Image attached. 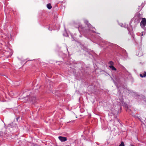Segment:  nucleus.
Listing matches in <instances>:
<instances>
[{"label":"nucleus","instance_id":"obj_27","mask_svg":"<svg viewBox=\"0 0 146 146\" xmlns=\"http://www.w3.org/2000/svg\"><path fill=\"white\" fill-rule=\"evenodd\" d=\"M117 121H118V122H119V121H118V120L117 119Z\"/></svg>","mask_w":146,"mask_h":146},{"label":"nucleus","instance_id":"obj_20","mask_svg":"<svg viewBox=\"0 0 146 146\" xmlns=\"http://www.w3.org/2000/svg\"><path fill=\"white\" fill-rule=\"evenodd\" d=\"M63 35L64 36H68L67 34H63Z\"/></svg>","mask_w":146,"mask_h":146},{"label":"nucleus","instance_id":"obj_21","mask_svg":"<svg viewBox=\"0 0 146 146\" xmlns=\"http://www.w3.org/2000/svg\"><path fill=\"white\" fill-rule=\"evenodd\" d=\"M130 146H135L134 145H133L132 144H131L130 145Z\"/></svg>","mask_w":146,"mask_h":146},{"label":"nucleus","instance_id":"obj_29","mask_svg":"<svg viewBox=\"0 0 146 146\" xmlns=\"http://www.w3.org/2000/svg\"><path fill=\"white\" fill-rule=\"evenodd\" d=\"M80 37H81V35H80Z\"/></svg>","mask_w":146,"mask_h":146},{"label":"nucleus","instance_id":"obj_5","mask_svg":"<svg viewBox=\"0 0 146 146\" xmlns=\"http://www.w3.org/2000/svg\"><path fill=\"white\" fill-rule=\"evenodd\" d=\"M28 97H26L24 98L25 99H27L28 100L27 101H25V102H26L27 101H31L32 103L34 104L36 103V98L35 97H33L31 99H29V100L28 98Z\"/></svg>","mask_w":146,"mask_h":146},{"label":"nucleus","instance_id":"obj_13","mask_svg":"<svg viewBox=\"0 0 146 146\" xmlns=\"http://www.w3.org/2000/svg\"><path fill=\"white\" fill-rule=\"evenodd\" d=\"M143 55V53L141 51H139L138 53L137 54V55L139 56L140 57Z\"/></svg>","mask_w":146,"mask_h":146},{"label":"nucleus","instance_id":"obj_15","mask_svg":"<svg viewBox=\"0 0 146 146\" xmlns=\"http://www.w3.org/2000/svg\"><path fill=\"white\" fill-rule=\"evenodd\" d=\"M47 7L48 9H50L52 8V6L51 4L49 3L47 4Z\"/></svg>","mask_w":146,"mask_h":146},{"label":"nucleus","instance_id":"obj_3","mask_svg":"<svg viewBox=\"0 0 146 146\" xmlns=\"http://www.w3.org/2000/svg\"><path fill=\"white\" fill-rule=\"evenodd\" d=\"M99 39L101 42L100 46L102 47L104 46V45H109L110 44L109 42H106L104 40L102 39L100 37H99Z\"/></svg>","mask_w":146,"mask_h":146},{"label":"nucleus","instance_id":"obj_25","mask_svg":"<svg viewBox=\"0 0 146 146\" xmlns=\"http://www.w3.org/2000/svg\"><path fill=\"white\" fill-rule=\"evenodd\" d=\"M74 121H70V122H74Z\"/></svg>","mask_w":146,"mask_h":146},{"label":"nucleus","instance_id":"obj_11","mask_svg":"<svg viewBox=\"0 0 146 146\" xmlns=\"http://www.w3.org/2000/svg\"><path fill=\"white\" fill-rule=\"evenodd\" d=\"M140 76L141 77H144L146 76V72H144L142 73H140Z\"/></svg>","mask_w":146,"mask_h":146},{"label":"nucleus","instance_id":"obj_19","mask_svg":"<svg viewBox=\"0 0 146 146\" xmlns=\"http://www.w3.org/2000/svg\"><path fill=\"white\" fill-rule=\"evenodd\" d=\"M19 118H20L19 117H17V118L16 120H17V121H18V120L19 119Z\"/></svg>","mask_w":146,"mask_h":146},{"label":"nucleus","instance_id":"obj_28","mask_svg":"<svg viewBox=\"0 0 146 146\" xmlns=\"http://www.w3.org/2000/svg\"><path fill=\"white\" fill-rule=\"evenodd\" d=\"M128 110H130V111H131V110H129H129L128 109Z\"/></svg>","mask_w":146,"mask_h":146},{"label":"nucleus","instance_id":"obj_2","mask_svg":"<svg viewBox=\"0 0 146 146\" xmlns=\"http://www.w3.org/2000/svg\"><path fill=\"white\" fill-rule=\"evenodd\" d=\"M140 25L141 27L144 30L146 29V28L145 27L146 25V19L145 18H143L142 20L140 23Z\"/></svg>","mask_w":146,"mask_h":146},{"label":"nucleus","instance_id":"obj_4","mask_svg":"<svg viewBox=\"0 0 146 146\" xmlns=\"http://www.w3.org/2000/svg\"><path fill=\"white\" fill-rule=\"evenodd\" d=\"M109 64V67L110 69L112 71H116V69L114 66V63L112 61H110L108 62Z\"/></svg>","mask_w":146,"mask_h":146},{"label":"nucleus","instance_id":"obj_23","mask_svg":"<svg viewBox=\"0 0 146 146\" xmlns=\"http://www.w3.org/2000/svg\"><path fill=\"white\" fill-rule=\"evenodd\" d=\"M143 33H144V32L143 31V32H142V35H141V36H143Z\"/></svg>","mask_w":146,"mask_h":146},{"label":"nucleus","instance_id":"obj_30","mask_svg":"<svg viewBox=\"0 0 146 146\" xmlns=\"http://www.w3.org/2000/svg\"><path fill=\"white\" fill-rule=\"evenodd\" d=\"M73 40H75L74 38H73Z\"/></svg>","mask_w":146,"mask_h":146},{"label":"nucleus","instance_id":"obj_14","mask_svg":"<svg viewBox=\"0 0 146 146\" xmlns=\"http://www.w3.org/2000/svg\"><path fill=\"white\" fill-rule=\"evenodd\" d=\"M15 124V123L14 122H12L10 124H8V127H10V126H11V127H14L15 126H13V125H14Z\"/></svg>","mask_w":146,"mask_h":146},{"label":"nucleus","instance_id":"obj_18","mask_svg":"<svg viewBox=\"0 0 146 146\" xmlns=\"http://www.w3.org/2000/svg\"><path fill=\"white\" fill-rule=\"evenodd\" d=\"M3 134V132H1V131H0V136L2 135Z\"/></svg>","mask_w":146,"mask_h":146},{"label":"nucleus","instance_id":"obj_24","mask_svg":"<svg viewBox=\"0 0 146 146\" xmlns=\"http://www.w3.org/2000/svg\"><path fill=\"white\" fill-rule=\"evenodd\" d=\"M112 80H113V82L115 83V81H114V80L112 78Z\"/></svg>","mask_w":146,"mask_h":146},{"label":"nucleus","instance_id":"obj_17","mask_svg":"<svg viewBox=\"0 0 146 146\" xmlns=\"http://www.w3.org/2000/svg\"><path fill=\"white\" fill-rule=\"evenodd\" d=\"M52 28V26L51 25H50L49 26V28H48V29H49V30L50 31H52V29H50V28ZM53 30H55V29H53Z\"/></svg>","mask_w":146,"mask_h":146},{"label":"nucleus","instance_id":"obj_10","mask_svg":"<svg viewBox=\"0 0 146 146\" xmlns=\"http://www.w3.org/2000/svg\"><path fill=\"white\" fill-rule=\"evenodd\" d=\"M138 119L140 120V121L142 123H143L144 122L146 123V119L143 118V119H141L139 117H138Z\"/></svg>","mask_w":146,"mask_h":146},{"label":"nucleus","instance_id":"obj_22","mask_svg":"<svg viewBox=\"0 0 146 146\" xmlns=\"http://www.w3.org/2000/svg\"><path fill=\"white\" fill-rule=\"evenodd\" d=\"M115 118H116L117 119V117L116 116H115Z\"/></svg>","mask_w":146,"mask_h":146},{"label":"nucleus","instance_id":"obj_1","mask_svg":"<svg viewBox=\"0 0 146 146\" xmlns=\"http://www.w3.org/2000/svg\"><path fill=\"white\" fill-rule=\"evenodd\" d=\"M84 21L86 24V26L85 27H83L80 24L78 25V28L80 33L83 34L85 37L88 39H90L91 38H96V34L97 33L95 32V28L88 23V22L87 20H84Z\"/></svg>","mask_w":146,"mask_h":146},{"label":"nucleus","instance_id":"obj_31","mask_svg":"<svg viewBox=\"0 0 146 146\" xmlns=\"http://www.w3.org/2000/svg\"><path fill=\"white\" fill-rule=\"evenodd\" d=\"M67 48V50H68V48Z\"/></svg>","mask_w":146,"mask_h":146},{"label":"nucleus","instance_id":"obj_6","mask_svg":"<svg viewBox=\"0 0 146 146\" xmlns=\"http://www.w3.org/2000/svg\"><path fill=\"white\" fill-rule=\"evenodd\" d=\"M122 96L121 97L120 96L119 98V99H117V102H118V104L119 105H123V104L124 103H123V99L122 98Z\"/></svg>","mask_w":146,"mask_h":146},{"label":"nucleus","instance_id":"obj_8","mask_svg":"<svg viewBox=\"0 0 146 146\" xmlns=\"http://www.w3.org/2000/svg\"><path fill=\"white\" fill-rule=\"evenodd\" d=\"M58 139L62 142H64L67 140V138L66 137H63L62 136H59Z\"/></svg>","mask_w":146,"mask_h":146},{"label":"nucleus","instance_id":"obj_16","mask_svg":"<svg viewBox=\"0 0 146 146\" xmlns=\"http://www.w3.org/2000/svg\"><path fill=\"white\" fill-rule=\"evenodd\" d=\"M125 145L123 141H122L121 144L119 145V146H124Z\"/></svg>","mask_w":146,"mask_h":146},{"label":"nucleus","instance_id":"obj_7","mask_svg":"<svg viewBox=\"0 0 146 146\" xmlns=\"http://www.w3.org/2000/svg\"><path fill=\"white\" fill-rule=\"evenodd\" d=\"M116 106H115V107L116 108ZM118 109H117L116 108H115V109H112V110H111L112 113L114 115L118 114Z\"/></svg>","mask_w":146,"mask_h":146},{"label":"nucleus","instance_id":"obj_12","mask_svg":"<svg viewBox=\"0 0 146 146\" xmlns=\"http://www.w3.org/2000/svg\"><path fill=\"white\" fill-rule=\"evenodd\" d=\"M146 3V1H145L144 2V3H143L141 5V6H139V9H140V10H141V9L143 7V6H144V5H145V4Z\"/></svg>","mask_w":146,"mask_h":146},{"label":"nucleus","instance_id":"obj_26","mask_svg":"<svg viewBox=\"0 0 146 146\" xmlns=\"http://www.w3.org/2000/svg\"><path fill=\"white\" fill-rule=\"evenodd\" d=\"M123 52H125L126 51H125V50H123Z\"/></svg>","mask_w":146,"mask_h":146},{"label":"nucleus","instance_id":"obj_9","mask_svg":"<svg viewBox=\"0 0 146 146\" xmlns=\"http://www.w3.org/2000/svg\"><path fill=\"white\" fill-rule=\"evenodd\" d=\"M119 25L122 27H124L125 28H127V29L128 30V31H129V32H130V31L129 29L127 28V25H125V24H124L122 23H120L119 24Z\"/></svg>","mask_w":146,"mask_h":146}]
</instances>
